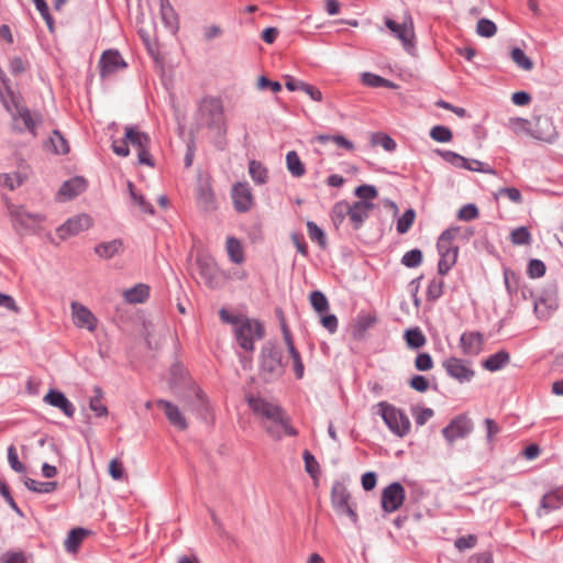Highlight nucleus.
Returning a JSON list of instances; mask_svg holds the SVG:
<instances>
[{
	"label": "nucleus",
	"instance_id": "f257e3e1",
	"mask_svg": "<svg viewBox=\"0 0 563 563\" xmlns=\"http://www.w3.org/2000/svg\"><path fill=\"white\" fill-rule=\"evenodd\" d=\"M246 401L256 416L267 420V422H263L262 426L274 440H280L284 434L289 437H296L298 434V431L290 424V418L279 405L254 396L247 397Z\"/></svg>",
	"mask_w": 563,
	"mask_h": 563
},
{
	"label": "nucleus",
	"instance_id": "f03ea898",
	"mask_svg": "<svg viewBox=\"0 0 563 563\" xmlns=\"http://www.w3.org/2000/svg\"><path fill=\"white\" fill-rule=\"evenodd\" d=\"M1 104L11 115L12 129L18 133H29L33 137L38 135L37 129L43 123V115L40 111H31L24 103L20 91H15L12 97L5 98Z\"/></svg>",
	"mask_w": 563,
	"mask_h": 563
},
{
	"label": "nucleus",
	"instance_id": "7ed1b4c3",
	"mask_svg": "<svg viewBox=\"0 0 563 563\" xmlns=\"http://www.w3.org/2000/svg\"><path fill=\"white\" fill-rule=\"evenodd\" d=\"M130 145L136 151L137 161L141 165L154 167L155 163L150 153L151 137L147 133L141 131L137 125H125L124 137L120 142H112V151L118 156L126 157L130 155Z\"/></svg>",
	"mask_w": 563,
	"mask_h": 563
},
{
	"label": "nucleus",
	"instance_id": "20e7f679",
	"mask_svg": "<svg viewBox=\"0 0 563 563\" xmlns=\"http://www.w3.org/2000/svg\"><path fill=\"white\" fill-rule=\"evenodd\" d=\"M198 117L208 129L214 131L218 135H225L224 109L219 98L205 97L199 103Z\"/></svg>",
	"mask_w": 563,
	"mask_h": 563
},
{
	"label": "nucleus",
	"instance_id": "39448f33",
	"mask_svg": "<svg viewBox=\"0 0 563 563\" xmlns=\"http://www.w3.org/2000/svg\"><path fill=\"white\" fill-rule=\"evenodd\" d=\"M235 341L241 350L246 353H253L255 342L265 335L264 325L255 319L244 318L242 322L233 329Z\"/></svg>",
	"mask_w": 563,
	"mask_h": 563
},
{
	"label": "nucleus",
	"instance_id": "423d86ee",
	"mask_svg": "<svg viewBox=\"0 0 563 563\" xmlns=\"http://www.w3.org/2000/svg\"><path fill=\"white\" fill-rule=\"evenodd\" d=\"M378 408L385 424L394 434L404 438L409 433L411 423L401 409L386 401H380Z\"/></svg>",
	"mask_w": 563,
	"mask_h": 563
},
{
	"label": "nucleus",
	"instance_id": "0eeeda50",
	"mask_svg": "<svg viewBox=\"0 0 563 563\" xmlns=\"http://www.w3.org/2000/svg\"><path fill=\"white\" fill-rule=\"evenodd\" d=\"M260 358V368L265 379L278 377L283 374L282 351L276 343L272 341L264 343Z\"/></svg>",
	"mask_w": 563,
	"mask_h": 563
},
{
	"label": "nucleus",
	"instance_id": "6e6552de",
	"mask_svg": "<svg viewBox=\"0 0 563 563\" xmlns=\"http://www.w3.org/2000/svg\"><path fill=\"white\" fill-rule=\"evenodd\" d=\"M533 309L539 319H548L559 307L556 285L550 284L534 297Z\"/></svg>",
	"mask_w": 563,
	"mask_h": 563
},
{
	"label": "nucleus",
	"instance_id": "1a4fd4ad",
	"mask_svg": "<svg viewBox=\"0 0 563 563\" xmlns=\"http://www.w3.org/2000/svg\"><path fill=\"white\" fill-rule=\"evenodd\" d=\"M532 125L529 130V135L538 141L545 143H553L558 137L556 129L553 121L548 115H533Z\"/></svg>",
	"mask_w": 563,
	"mask_h": 563
},
{
	"label": "nucleus",
	"instance_id": "9d476101",
	"mask_svg": "<svg viewBox=\"0 0 563 563\" xmlns=\"http://www.w3.org/2000/svg\"><path fill=\"white\" fill-rule=\"evenodd\" d=\"M473 431V422L465 415H459L442 429V434L449 444H453L459 439H465Z\"/></svg>",
	"mask_w": 563,
	"mask_h": 563
},
{
	"label": "nucleus",
	"instance_id": "9b49d317",
	"mask_svg": "<svg viewBox=\"0 0 563 563\" xmlns=\"http://www.w3.org/2000/svg\"><path fill=\"white\" fill-rule=\"evenodd\" d=\"M406 498V493L404 486L394 482L387 485L382 492V508L385 512H394L398 510Z\"/></svg>",
	"mask_w": 563,
	"mask_h": 563
},
{
	"label": "nucleus",
	"instance_id": "f8f14e48",
	"mask_svg": "<svg viewBox=\"0 0 563 563\" xmlns=\"http://www.w3.org/2000/svg\"><path fill=\"white\" fill-rule=\"evenodd\" d=\"M231 197L235 211L247 212L254 205V197L247 183H236L231 190Z\"/></svg>",
	"mask_w": 563,
	"mask_h": 563
},
{
	"label": "nucleus",
	"instance_id": "ddd939ff",
	"mask_svg": "<svg viewBox=\"0 0 563 563\" xmlns=\"http://www.w3.org/2000/svg\"><path fill=\"white\" fill-rule=\"evenodd\" d=\"M443 367L445 368L446 374L459 383L471 382L475 375V372L466 364V362L457 357H449L444 360Z\"/></svg>",
	"mask_w": 563,
	"mask_h": 563
},
{
	"label": "nucleus",
	"instance_id": "4468645a",
	"mask_svg": "<svg viewBox=\"0 0 563 563\" xmlns=\"http://www.w3.org/2000/svg\"><path fill=\"white\" fill-rule=\"evenodd\" d=\"M99 65L101 77L110 76L128 66L122 55L117 49L104 51L99 60Z\"/></svg>",
	"mask_w": 563,
	"mask_h": 563
},
{
	"label": "nucleus",
	"instance_id": "2eb2a0df",
	"mask_svg": "<svg viewBox=\"0 0 563 563\" xmlns=\"http://www.w3.org/2000/svg\"><path fill=\"white\" fill-rule=\"evenodd\" d=\"M91 227V218L87 214H79L68 219L57 229V234L65 240Z\"/></svg>",
	"mask_w": 563,
	"mask_h": 563
},
{
	"label": "nucleus",
	"instance_id": "dca6fc26",
	"mask_svg": "<svg viewBox=\"0 0 563 563\" xmlns=\"http://www.w3.org/2000/svg\"><path fill=\"white\" fill-rule=\"evenodd\" d=\"M71 313L76 327L87 329L90 332L97 329V318L84 305L76 301L71 302Z\"/></svg>",
	"mask_w": 563,
	"mask_h": 563
},
{
	"label": "nucleus",
	"instance_id": "f3484780",
	"mask_svg": "<svg viewBox=\"0 0 563 563\" xmlns=\"http://www.w3.org/2000/svg\"><path fill=\"white\" fill-rule=\"evenodd\" d=\"M485 338L478 331H466L461 334L460 347L464 355L476 356L483 350Z\"/></svg>",
	"mask_w": 563,
	"mask_h": 563
},
{
	"label": "nucleus",
	"instance_id": "a211bd4d",
	"mask_svg": "<svg viewBox=\"0 0 563 563\" xmlns=\"http://www.w3.org/2000/svg\"><path fill=\"white\" fill-rule=\"evenodd\" d=\"M43 400L48 405L62 410L63 413L68 418H73L75 415V406L60 390L49 389L48 393L44 396Z\"/></svg>",
	"mask_w": 563,
	"mask_h": 563
},
{
	"label": "nucleus",
	"instance_id": "6ab92c4d",
	"mask_svg": "<svg viewBox=\"0 0 563 563\" xmlns=\"http://www.w3.org/2000/svg\"><path fill=\"white\" fill-rule=\"evenodd\" d=\"M197 203L205 211L217 208L216 196L209 180H199L197 186Z\"/></svg>",
	"mask_w": 563,
	"mask_h": 563
},
{
	"label": "nucleus",
	"instance_id": "aec40b11",
	"mask_svg": "<svg viewBox=\"0 0 563 563\" xmlns=\"http://www.w3.org/2000/svg\"><path fill=\"white\" fill-rule=\"evenodd\" d=\"M157 407L162 408L165 412L166 418L173 424L175 428L179 430H186L188 427V423L186 421V418L180 412L179 408L165 399H158L156 401Z\"/></svg>",
	"mask_w": 563,
	"mask_h": 563
},
{
	"label": "nucleus",
	"instance_id": "412c9836",
	"mask_svg": "<svg viewBox=\"0 0 563 563\" xmlns=\"http://www.w3.org/2000/svg\"><path fill=\"white\" fill-rule=\"evenodd\" d=\"M374 205L368 201H356L349 207V218L355 230L360 229L369 217Z\"/></svg>",
	"mask_w": 563,
	"mask_h": 563
},
{
	"label": "nucleus",
	"instance_id": "4be33fe9",
	"mask_svg": "<svg viewBox=\"0 0 563 563\" xmlns=\"http://www.w3.org/2000/svg\"><path fill=\"white\" fill-rule=\"evenodd\" d=\"M10 214L13 221L24 229H29L34 223L42 220L40 214L29 212L23 206L10 207Z\"/></svg>",
	"mask_w": 563,
	"mask_h": 563
},
{
	"label": "nucleus",
	"instance_id": "5701e85b",
	"mask_svg": "<svg viewBox=\"0 0 563 563\" xmlns=\"http://www.w3.org/2000/svg\"><path fill=\"white\" fill-rule=\"evenodd\" d=\"M563 505V489L556 488L553 489L545 495H543L540 504V508L538 510V515L542 516V511L544 514H549L550 511L559 509Z\"/></svg>",
	"mask_w": 563,
	"mask_h": 563
},
{
	"label": "nucleus",
	"instance_id": "b1692460",
	"mask_svg": "<svg viewBox=\"0 0 563 563\" xmlns=\"http://www.w3.org/2000/svg\"><path fill=\"white\" fill-rule=\"evenodd\" d=\"M86 186V181L82 177H73L60 186L58 195L69 200L85 191Z\"/></svg>",
	"mask_w": 563,
	"mask_h": 563
},
{
	"label": "nucleus",
	"instance_id": "393cba45",
	"mask_svg": "<svg viewBox=\"0 0 563 563\" xmlns=\"http://www.w3.org/2000/svg\"><path fill=\"white\" fill-rule=\"evenodd\" d=\"M385 24L395 34V36L402 42L406 48L408 45H411V38L413 37V29L411 23L410 25L407 23L399 24L391 19H386Z\"/></svg>",
	"mask_w": 563,
	"mask_h": 563
},
{
	"label": "nucleus",
	"instance_id": "a878e982",
	"mask_svg": "<svg viewBox=\"0 0 563 563\" xmlns=\"http://www.w3.org/2000/svg\"><path fill=\"white\" fill-rule=\"evenodd\" d=\"M197 265L201 278L209 287H214L218 275V268L211 258H197Z\"/></svg>",
	"mask_w": 563,
	"mask_h": 563
},
{
	"label": "nucleus",
	"instance_id": "bb28decb",
	"mask_svg": "<svg viewBox=\"0 0 563 563\" xmlns=\"http://www.w3.org/2000/svg\"><path fill=\"white\" fill-rule=\"evenodd\" d=\"M90 533V530L80 527L71 529L64 542L65 550L68 553H76L84 539Z\"/></svg>",
	"mask_w": 563,
	"mask_h": 563
},
{
	"label": "nucleus",
	"instance_id": "cd10ccee",
	"mask_svg": "<svg viewBox=\"0 0 563 563\" xmlns=\"http://www.w3.org/2000/svg\"><path fill=\"white\" fill-rule=\"evenodd\" d=\"M150 297V286L137 284L123 291V298L128 303H143Z\"/></svg>",
	"mask_w": 563,
	"mask_h": 563
},
{
	"label": "nucleus",
	"instance_id": "c85d7f7f",
	"mask_svg": "<svg viewBox=\"0 0 563 563\" xmlns=\"http://www.w3.org/2000/svg\"><path fill=\"white\" fill-rule=\"evenodd\" d=\"M510 362V355L507 351L500 350L489 355L484 362L483 367L489 372L503 369Z\"/></svg>",
	"mask_w": 563,
	"mask_h": 563
},
{
	"label": "nucleus",
	"instance_id": "c756f323",
	"mask_svg": "<svg viewBox=\"0 0 563 563\" xmlns=\"http://www.w3.org/2000/svg\"><path fill=\"white\" fill-rule=\"evenodd\" d=\"M350 493L343 483L339 481L333 483L331 489V501L335 511L345 507V505L350 503Z\"/></svg>",
	"mask_w": 563,
	"mask_h": 563
},
{
	"label": "nucleus",
	"instance_id": "7c9ffc66",
	"mask_svg": "<svg viewBox=\"0 0 563 563\" xmlns=\"http://www.w3.org/2000/svg\"><path fill=\"white\" fill-rule=\"evenodd\" d=\"M161 16L165 26L173 33L178 30V16L168 0H159Z\"/></svg>",
	"mask_w": 563,
	"mask_h": 563
},
{
	"label": "nucleus",
	"instance_id": "2f4dec72",
	"mask_svg": "<svg viewBox=\"0 0 563 563\" xmlns=\"http://www.w3.org/2000/svg\"><path fill=\"white\" fill-rule=\"evenodd\" d=\"M194 400L190 404L192 411H195L202 419H208L210 413L208 399L206 398L203 391L198 387L194 389Z\"/></svg>",
	"mask_w": 563,
	"mask_h": 563
},
{
	"label": "nucleus",
	"instance_id": "473e14b6",
	"mask_svg": "<svg viewBox=\"0 0 563 563\" xmlns=\"http://www.w3.org/2000/svg\"><path fill=\"white\" fill-rule=\"evenodd\" d=\"M122 251L121 240H112L109 242H102L95 247V253L101 258H112L114 255Z\"/></svg>",
	"mask_w": 563,
	"mask_h": 563
},
{
	"label": "nucleus",
	"instance_id": "72a5a7b5",
	"mask_svg": "<svg viewBox=\"0 0 563 563\" xmlns=\"http://www.w3.org/2000/svg\"><path fill=\"white\" fill-rule=\"evenodd\" d=\"M225 249L230 261L234 264H242L245 260L244 251L240 240L234 236H228Z\"/></svg>",
	"mask_w": 563,
	"mask_h": 563
},
{
	"label": "nucleus",
	"instance_id": "f704fd0d",
	"mask_svg": "<svg viewBox=\"0 0 563 563\" xmlns=\"http://www.w3.org/2000/svg\"><path fill=\"white\" fill-rule=\"evenodd\" d=\"M459 249L445 250L443 253H439L440 260L438 263V273L441 276L446 275L451 268L455 265L457 260Z\"/></svg>",
	"mask_w": 563,
	"mask_h": 563
},
{
	"label": "nucleus",
	"instance_id": "c9c22d12",
	"mask_svg": "<svg viewBox=\"0 0 563 563\" xmlns=\"http://www.w3.org/2000/svg\"><path fill=\"white\" fill-rule=\"evenodd\" d=\"M45 145L55 154H67L69 152L68 142L58 130L53 131Z\"/></svg>",
	"mask_w": 563,
	"mask_h": 563
},
{
	"label": "nucleus",
	"instance_id": "e433bc0d",
	"mask_svg": "<svg viewBox=\"0 0 563 563\" xmlns=\"http://www.w3.org/2000/svg\"><path fill=\"white\" fill-rule=\"evenodd\" d=\"M23 483L29 490L37 494H51L58 486L57 482H38L30 477H25Z\"/></svg>",
	"mask_w": 563,
	"mask_h": 563
},
{
	"label": "nucleus",
	"instance_id": "4c0bfd02",
	"mask_svg": "<svg viewBox=\"0 0 563 563\" xmlns=\"http://www.w3.org/2000/svg\"><path fill=\"white\" fill-rule=\"evenodd\" d=\"M249 174L256 185H264L267 183L268 170L258 161L253 159L249 163Z\"/></svg>",
	"mask_w": 563,
	"mask_h": 563
},
{
	"label": "nucleus",
	"instance_id": "58836bf2",
	"mask_svg": "<svg viewBox=\"0 0 563 563\" xmlns=\"http://www.w3.org/2000/svg\"><path fill=\"white\" fill-rule=\"evenodd\" d=\"M286 165L288 172L294 177H302L306 173V168L296 151H290L286 155Z\"/></svg>",
	"mask_w": 563,
	"mask_h": 563
},
{
	"label": "nucleus",
	"instance_id": "ea45409f",
	"mask_svg": "<svg viewBox=\"0 0 563 563\" xmlns=\"http://www.w3.org/2000/svg\"><path fill=\"white\" fill-rule=\"evenodd\" d=\"M361 80H362L363 85H365L367 87H373V88H379V87L395 88L396 87V85L393 81H390L379 75L369 73V71L363 73L361 76Z\"/></svg>",
	"mask_w": 563,
	"mask_h": 563
},
{
	"label": "nucleus",
	"instance_id": "a19ab883",
	"mask_svg": "<svg viewBox=\"0 0 563 563\" xmlns=\"http://www.w3.org/2000/svg\"><path fill=\"white\" fill-rule=\"evenodd\" d=\"M510 57L512 62L522 70L530 71L534 66L532 59L520 47H514L510 51Z\"/></svg>",
	"mask_w": 563,
	"mask_h": 563
},
{
	"label": "nucleus",
	"instance_id": "79ce46f5",
	"mask_svg": "<svg viewBox=\"0 0 563 563\" xmlns=\"http://www.w3.org/2000/svg\"><path fill=\"white\" fill-rule=\"evenodd\" d=\"M405 340L410 349H420L427 342L424 334L419 328H411L406 330Z\"/></svg>",
	"mask_w": 563,
	"mask_h": 563
},
{
	"label": "nucleus",
	"instance_id": "37998d69",
	"mask_svg": "<svg viewBox=\"0 0 563 563\" xmlns=\"http://www.w3.org/2000/svg\"><path fill=\"white\" fill-rule=\"evenodd\" d=\"M434 153L455 168L463 169V166H465L464 164L466 163V157L460 155L459 153L440 148L434 150Z\"/></svg>",
	"mask_w": 563,
	"mask_h": 563
},
{
	"label": "nucleus",
	"instance_id": "c03bdc74",
	"mask_svg": "<svg viewBox=\"0 0 563 563\" xmlns=\"http://www.w3.org/2000/svg\"><path fill=\"white\" fill-rule=\"evenodd\" d=\"M93 391L96 395L90 398L89 408L97 417H106L108 415V408L102 404V389L96 386Z\"/></svg>",
	"mask_w": 563,
	"mask_h": 563
},
{
	"label": "nucleus",
	"instance_id": "a18cd8bd",
	"mask_svg": "<svg viewBox=\"0 0 563 563\" xmlns=\"http://www.w3.org/2000/svg\"><path fill=\"white\" fill-rule=\"evenodd\" d=\"M443 286L444 282L442 278L434 277L432 278L427 287V300L428 301H435L438 300L442 294H443Z\"/></svg>",
	"mask_w": 563,
	"mask_h": 563
},
{
	"label": "nucleus",
	"instance_id": "49530a36",
	"mask_svg": "<svg viewBox=\"0 0 563 563\" xmlns=\"http://www.w3.org/2000/svg\"><path fill=\"white\" fill-rule=\"evenodd\" d=\"M423 254L419 249H412L404 254L401 264L408 268L418 267L422 263Z\"/></svg>",
	"mask_w": 563,
	"mask_h": 563
},
{
	"label": "nucleus",
	"instance_id": "de8ad7c7",
	"mask_svg": "<svg viewBox=\"0 0 563 563\" xmlns=\"http://www.w3.org/2000/svg\"><path fill=\"white\" fill-rule=\"evenodd\" d=\"M287 350H288V352L290 354V357L292 360L294 372H295L296 378L301 379L303 377V374H305V366H303V363L301 361L300 353L296 349L294 343L291 345H287Z\"/></svg>",
	"mask_w": 563,
	"mask_h": 563
},
{
	"label": "nucleus",
	"instance_id": "09e8293b",
	"mask_svg": "<svg viewBox=\"0 0 563 563\" xmlns=\"http://www.w3.org/2000/svg\"><path fill=\"white\" fill-rule=\"evenodd\" d=\"M310 303L317 312H324L329 309V300L320 290H313L310 294Z\"/></svg>",
	"mask_w": 563,
	"mask_h": 563
},
{
	"label": "nucleus",
	"instance_id": "8fccbe9b",
	"mask_svg": "<svg viewBox=\"0 0 563 563\" xmlns=\"http://www.w3.org/2000/svg\"><path fill=\"white\" fill-rule=\"evenodd\" d=\"M497 32V25L489 19H479L476 25V33L482 37H492Z\"/></svg>",
	"mask_w": 563,
	"mask_h": 563
},
{
	"label": "nucleus",
	"instance_id": "3c124183",
	"mask_svg": "<svg viewBox=\"0 0 563 563\" xmlns=\"http://www.w3.org/2000/svg\"><path fill=\"white\" fill-rule=\"evenodd\" d=\"M430 136L432 140L440 143L451 142L453 139L452 131L445 125H434L430 130Z\"/></svg>",
	"mask_w": 563,
	"mask_h": 563
},
{
	"label": "nucleus",
	"instance_id": "603ef678",
	"mask_svg": "<svg viewBox=\"0 0 563 563\" xmlns=\"http://www.w3.org/2000/svg\"><path fill=\"white\" fill-rule=\"evenodd\" d=\"M415 217H416V213H415L413 209L406 210L402 213V216L397 220V224H396L397 232L400 234L407 233L415 221Z\"/></svg>",
	"mask_w": 563,
	"mask_h": 563
},
{
	"label": "nucleus",
	"instance_id": "864d4df0",
	"mask_svg": "<svg viewBox=\"0 0 563 563\" xmlns=\"http://www.w3.org/2000/svg\"><path fill=\"white\" fill-rule=\"evenodd\" d=\"M510 241L515 245H528L531 242V234L526 227H519L511 231Z\"/></svg>",
	"mask_w": 563,
	"mask_h": 563
},
{
	"label": "nucleus",
	"instance_id": "5fc2aeb1",
	"mask_svg": "<svg viewBox=\"0 0 563 563\" xmlns=\"http://www.w3.org/2000/svg\"><path fill=\"white\" fill-rule=\"evenodd\" d=\"M504 283L509 295L517 294L519 289L520 277L511 269H504Z\"/></svg>",
	"mask_w": 563,
	"mask_h": 563
},
{
	"label": "nucleus",
	"instance_id": "6e6d98bb",
	"mask_svg": "<svg viewBox=\"0 0 563 563\" xmlns=\"http://www.w3.org/2000/svg\"><path fill=\"white\" fill-rule=\"evenodd\" d=\"M30 68V63L20 56H13L9 59V70L13 76H19Z\"/></svg>",
	"mask_w": 563,
	"mask_h": 563
},
{
	"label": "nucleus",
	"instance_id": "4d7b16f0",
	"mask_svg": "<svg viewBox=\"0 0 563 563\" xmlns=\"http://www.w3.org/2000/svg\"><path fill=\"white\" fill-rule=\"evenodd\" d=\"M33 3L36 10L40 12L41 16L45 21L48 30L53 32L54 30V19L49 12L48 4L45 0H33Z\"/></svg>",
	"mask_w": 563,
	"mask_h": 563
},
{
	"label": "nucleus",
	"instance_id": "13d9d810",
	"mask_svg": "<svg viewBox=\"0 0 563 563\" xmlns=\"http://www.w3.org/2000/svg\"><path fill=\"white\" fill-rule=\"evenodd\" d=\"M308 235L312 241L318 242L321 247L327 244L325 235L323 230L313 221L307 222Z\"/></svg>",
	"mask_w": 563,
	"mask_h": 563
},
{
	"label": "nucleus",
	"instance_id": "bf43d9fd",
	"mask_svg": "<svg viewBox=\"0 0 563 563\" xmlns=\"http://www.w3.org/2000/svg\"><path fill=\"white\" fill-rule=\"evenodd\" d=\"M465 166H463V169H467V170H472V172H478V173H483V174H495V169L486 164V163H483L478 159H474V158H466V163L464 164Z\"/></svg>",
	"mask_w": 563,
	"mask_h": 563
},
{
	"label": "nucleus",
	"instance_id": "052dcab7",
	"mask_svg": "<svg viewBox=\"0 0 563 563\" xmlns=\"http://www.w3.org/2000/svg\"><path fill=\"white\" fill-rule=\"evenodd\" d=\"M372 143L382 146L387 152H393L396 148V142L393 137L385 133H375L372 135Z\"/></svg>",
	"mask_w": 563,
	"mask_h": 563
},
{
	"label": "nucleus",
	"instance_id": "680f3d73",
	"mask_svg": "<svg viewBox=\"0 0 563 563\" xmlns=\"http://www.w3.org/2000/svg\"><path fill=\"white\" fill-rule=\"evenodd\" d=\"M302 459L305 462L306 472L312 477L316 478L319 475V463L316 457L310 453V451L305 450L302 454Z\"/></svg>",
	"mask_w": 563,
	"mask_h": 563
},
{
	"label": "nucleus",
	"instance_id": "e2e57ef3",
	"mask_svg": "<svg viewBox=\"0 0 563 563\" xmlns=\"http://www.w3.org/2000/svg\"><path fill=\"white\" fill-rule=\"evenodd\" d=\"M532 125L531 121L523 118H510L509 119V128L515 133H526L529 135L530 126Z\"/></svg>",
	"mask_w": 563,
	"mask_h": 563
},
{
	"label": "nucleus",
	"instance_id": "0e129e2a",
	"mask_svg": "<svg viewBox=\"0 0 563 563\" xmlns=\"http://www.w3.org/2000/svg\"><path fill=\"white\" fill-rule=\"evenodd\" d=\"M8 462L10 467L16 473H24L26 471L25 465L20 462L18 452L13 445L8 448Z\"/></svg>",
	"mask_w": 563,
	"mask_h": 563
},
{
	"label": "nucleus",
	"instance_id": "69168bd1",
	"mask_svg": "<svg viewBox=\"0 0 563 563\" xmlns=\"http://www.w3.org/2000/svg\"><path fill=\"white\" fill-rule=\"evenodd\" d=\"M355 195L361 199L360 201H366L376 198L378 192L373 185H361L356 187Z\"/></svg>",
	"mask_w": 563,
	"mask_h": 563
},
{
	"label": "nucleus",
	"instance_id": "338daca9",
	"mask_svg": "<svg viewBox=\"0 0 563 563\" xmlns=\"http://www.w3.org/2000/svg\"><path fill=\"white\" fill-rule=\"evenodd\" d=\"M22 184V178L19 174H2L0 175V185L2 187L13 190Z\"/></svg>",
	"mask_w": 563,
	"mask_h": 563
},
{
	"label": "nucleus",
	"instance_id": "774afa93",
	"mask_svg": "<svg viewBox=\"0 0 563 563\" xmlns=\"http://www.w3.org/2000/svg\"><path fill=\"white\" fill-rule=\"evenodd\" d=\"M527 272L531 278L542 277L545 274V264L541 260H531Z\"/></svg>",
	"mask_w": 563,
	"mask_h": 563
}]
</instances>
